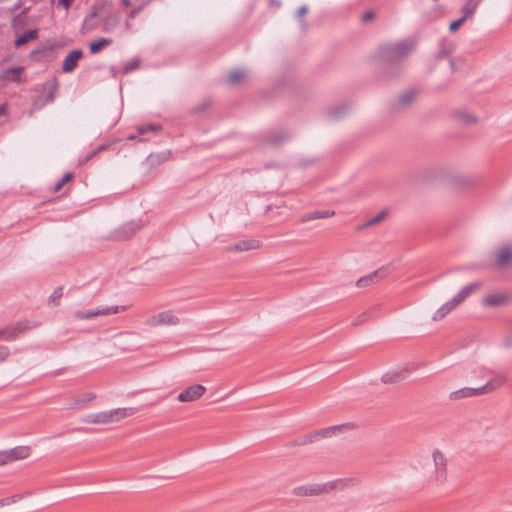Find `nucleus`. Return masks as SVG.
I'll list each match as a JSON object with an SVG mask.
<instances>
[{"label":"nucleus","mask_w":512,"mask_h":512,"mask_svg":"<svg viewBox=\"0 0 512 512\" xmlns=\"http://www.w3.org/2000/svg\"><path fill=\"white\" fill-rule=\"evenodd\" d=\"M145 223L142 220H131L119 227L113 234L115 240H128L139 229L144 227Z\"/></svg>","instance_id":"obj_6"},{"label":"nucleus","mask_w":512,"mask_h":512,"mask_svg":"<svg viewBox=\"0 0 512 512\" xmlns=\"http://www.w3.org/2000/svg\"><path fill=\"white\" fill-rule=\"evenodd\" d=\"M460 304H461V302L459 301V299L456 296H454L451 300H449L448 302L443 304L442 308H444V309L446 308L447 313H450L453 309H455Z\"/></svg>","instance_id":"obj_44"},{"label":"nucleus","mask_w":512,"mask_h":512,"mask_svg":"<svg viewBox=\"0 0 512 512\" xmlns=\"http://www.w3.org/2000/svg\"><path fill=\"white\" fill-rule=\"evenodd\" d=\"M308 12V7L306 5L301 6L297 11V18L301 20Z\"/></svg>","instance_id":"obj_59"},{"label":"nucleus","mask_w":512,"mask_h":512,"mask_svg":"<svg viewBox=\"0 0 512 512\" xmlns=\"http://www.w3.org/2000/svg\"><path fill=\"white\" fill-rule=\"evenodd\" d=\"M433 461L437 472V479L442 481L445 479V467H446V459L444 455L439 451L435 450L433 452Z\"/></svg>","instance_id":"obj_22"},{"label":"nucleus","mask_w":512,"mask_h":512,"mask_svg":"<svg viewBox=\"0 0 512 512\" xmlns=\"http://www.w3.org/2000/svg\"><path fill=\"white\" fill-rule=\"evenodd\" d=\"M509 296L504 293L491 294L483 298L482 304L485 307L498 308L509 303Z\"/></svg>","instance_id":"obj_13"},{"label":"nucleus","mask_w":512,"mask_h":512,"mask_svg":"<svg viewBox=\"0 0 512 512\" xmlns=\"http://www.w3.org/2000/svg\"><path fill=\"white\" fill-rule=\"evenodd\" d=\"M28 11H29V8H25L22 12H20L19 14L14 16V18L12 20L13 27H16L18 25V23H22L23 17L27 14Z\"/></svg>","instance_id":"obj_51"},{"label":"nucleus","mask_w":512,"mask_h":512,"mask_svg":"<svg viewBox=\"0 0 512 512\" xmlns=\"http://www.w3.org/2000/svg\"><path fill=\"white\" fill-rule=\"evenodd\" d=\"M456 45L453 41L443 38L439 42L436 59L441 60L450 56L455 51Z\"/></svg>","instance_id":"obj_18"},{"label":"nucleus","mask_w":512,"mask_h":512,"mask_svg":"<svg viewBox=\"0 0 512 512\" xmlns=\"http://www.w3.org/2000/svg\"><path fill=\"white\" fill-rule=\"evenodd\" d=\"M289 138L290 134L287 130H280L269 135L267 142L271 145L278 146Z\"/></svg>","instance_id":"obj_28"},{"label":"nucleus","mask_w":512,"mask_h":512,"mask_svg":"<svg viewBox=\"0 0 512 512\" xmlns=\"http://www.w3.org/2000/svg\"><path fill=\"white\" fill-rule=\"evenodd\" d=\"M349 428V424L335 425L319 430H315L304 437L297 439V445H307L316 442L320 439L329 438L335 435L337 431H342Z\"/></svg>","instance_id":"obj_5"},{"label":"nucleus","mask_w":512,"mask_h":512,"mask_svg":"<svg viewBox=\"0 0 512 512\" xmlns=\"http://www.w3.org/2000/svg\"><path fill=\"white\" fill-rule=\"evenodd\" d=\"M124 307L119 306H111V307H103L98 309H89L85 312L83 311H77L74 313V317L78 320H84V319H93L98 316H104V315H110V314H116L120 311H123Z\"/></svg>","instance_id":"obj_7"},{"label":"nucleus","mask_w":512,"mask_h":512,"mask_svg":"<svg viewBox=\"0 0 512 512\" xmlns=\"http://www.w3.org/2000/svg\"><path fill=\"white\" fill-rule=\"evenodd\" d=\"M112 43H113V39H111V38H104V37L98 38L97 40L90 42L89 51L91 54H98L104 48L110 46Z\"/></svg>","instance_id":"obj_25"},{"label":"nucleus","mask_w":512,"mask_h":512,"mask_svg":"<svg viewBox=\"0 0 512 512\" xmlns=\"http://www.w3.org/2000/svg\"><path fill=\"white\" fill-rule=\"evenodd\" d=\"M10 355V350L7 346H0V363L4 362Z\"/></svg>","instance_id":"obj_54"},{"label":"nucleus","mask_w":512,"mask_h":512,"mask_svg":"<svg viewBox=\"0 0 512 512\" xmlns=\"http://www.w3.org/2000/svg\"><path fill=\"white\" fill-rule=\"evenodd\" d=\"M74 178L73 173L67 172L63 175V177L54 185L53 191L54 192H60L64 185L71 182Z\"/></svg>","instance_id":"obj_38"},{"label":"nucleus","mask_w":512,"mask_h":512,"mask_svg":"<svg viewBox=\"0 0 512 512\" xmlns=\"http://www.w3.org/2000/svg\"><path fill=\"white\" fill-rule=\"evenodd\" d=\"M388 270H389V265L382 266L379 269L371 272L370 274L359 278L356 282V286L359 288H365L374 283H377L378 281H380L387 275Z\"/></svg>","instance_id":"obj_9"},{"label":"nucleus","mask_w":512,"mask_h":512,"mask_svg":"<svg viewBox=\"0 0 512 512\" xmlns=\"http://www.w3.org/2000/svg\"><path fill=\"white\" fill-rule=\"evenodd\" d=\"M387 211L383 210L381 212H379L378 214L370 217L363 225L361 228H368V227H371V226H374V225H377L379 223H381L386 217H387Z\"/></svg>","instance_id":"obj_35"},{"label":"nucleus","mask_w":512,"mask_h":512,"mask_svg":"<svg viewBox=\"0 0 512 512\" xmlns=\"http://www.w3.org/2000/svg\"><path fill=\"white\" fill-rule=\"evenodd\" d=\"M162 129L160 124L150 123L146 125H140L137 128V131L140 135L147 134L148 132H158Z\"/></svg>","instance_id":"obj_37"},{"label":"nucleus","mask_w":512,"mask_h":512,"mask_svg":"<svg viewBox=\"0 0 512 512\" xmlns=\"http://www.w3.org/2000/svg\"><path fill=\"white\" fill-rule=\"evenodd\" d=\"M10 463L7 450L0 451V466Z\"/></svg>","instance_id":"obj_57"},{"label":"nucleus","mask_w":512,"mask_h":512,"mask_svg":"<svg viewBox=\"0 0 512 512\" xmlns=\"http://www.w3.org/2000/svg\"><path fill=\"white\" fill-rule=\"evenodd\" d=\"M211 105H212L211 99H206L202 103L191 108L189 111V115L195 116V115L201 114L204 111H206L207 109H209L211 107Z\"/></svg>","instance_id":"obj_36"},{"label":"nucleus","mask_w":512,"mask_h":512,"mask_svg":"<svg viewBox=\"0 0 512 512\" xmlns=\"http://www.w3.org/2000/svg\"><path fill=\"white\" fill-rule=\"evenodd\" d=\"M206 392V388L201 384L191 385L179 393L177 399L180 402H193L199 399Z\"/></svg>","instance_id":"obj_10"},{"label":"nucleus","mask_w":512,"mask_h":512,"mask_svg":"<svg viewBox=\"0 0 512 512\" xmlns=\"http://www.w3.org/2000/svg\"><path fill=\"white\" fill-rule=\"evenodd\" d=\"M368 317H369V316H368V314H367L366 312H364V313L360 314L359 316H357V317L353 320L352 325H353V326L361 325V324H363V323L367 322Z\"/></svg>","instance_id":"obj_52"},{"label":"nucleus","mask_w":512,"mask_h":512,"mask_svg":"<svg viewBox=\"0 0 512 512\" xmlns=\"http://www.w3.org/2000/svg\"><path fill=\"white\" fill-rule=\"evenodd\" d=\"M482 286L481 282H473L464 286L455 296L462 303L464 302L473 292L480 289Z\"/></svg>","instance_id":"obj_26"},{"label":"nucleus","mask_w":512,"mask_h":512,"mask_svg":"<svg viewBox=\"0 0 512 512\" xmlns=\"http://www.w3.org/2000/svg\"><path fill=\"white\" fill-rule=\"evenodd\" d=\"M350 484H354V479H338L334 481H329L324 484H306L302 486L295 487L293 489V494L296 496H317L321 494L328 493L330 491H334L336 489H343Z\"/></svg>","instance_id":"obj_2"},{"label":"nucleus","mask_w":512,"mask_h":512,"mask_svg":"<svg viewBox=\"0 0 512 512\" xmlns=\"http://www.w3.org/2000/svg\"><path fill=\"white\" fill-rule=\"evenodd\" d=\"M179 318L174 315L171 311L160 312L157 315L153 316L149 320V324L152 326L157 325H177L179 324Z\"/></svg>","instance_id":"obj_12"},{"label":"nucleus","mask_w":512,"mask_h":512,"mask_svg":"<svg viewBox=\"0 0 512 512\" xmlns=\"http://www.w3.org/2000/svg\"><path fill=\"white\" fill-rule=\"evenodd\" d=\"M472 388L464 387L459 390L453 391L449 394L450 400H460L464 398L473 397Z\"/></svg>","instance_id":"obj_32"},{"label":"nucleus","mask_w":512,"mask_h":512,"mask_svg":"<svg viewBox=\"0 0 512 512\" xmlns=\"http://www.w3.org/2000/svg\"><path fill=\"white\" fill-rule=\"evenodd\" d=\"M38 38V29H29L23 32L20 36H18L14 41L15 48H20L25 44L36 40Z\"/></svg>","instance_id":"obj_23"},{"label":"nucleus","mask_w":512,"mask_h":512,"mask_svg":"<svg viewBox=\"0 0 512 512\" xmlns=\"http://www.w3.org/2000/svg\"><path fill=\"white\" fill-rule=\"evenodd\" d=\"M449 63L452 71L455 72L461 68L463 61L461 58H450Z\"/></svg>","instance_id":"obj_49"},{"label":"nucleus","mask_w":512,"mask_h":512,"mask_svg":"<svg viewBox=\"0 0 512 512\" xmlns=\"http://www.w3.org/2000/svg\"><path fill=\"white\" fill-rule=\"evenodd\" d=\"M96 398V395L94 393H86L83 395L82 398H75L73 399L69 404V409H77L79 407L84 406L85 404L91 402Z\"/></svg>","instance_id":"obj_29"},{"label":"nucleus","mask_w":512,"mask_h":512,"mask_svg":"<svg viewBox=\"0 0 512 512\" xmlns=\"http://www.w3.org/2000/svg\"><path fill=\"white\" fill-rule=\"evenodd\" d=\"M24 4V0H18L11 8H9V12L11 14L16 13Z\"/></svg>","instance_id":"obj_58"},{"label":"nucleus","mask_w":512,"mask_h":512,"mask_svg":"<svg viewBox=\"0 0 512 512\" xmlns=\"http://www.w3.org/2000/svg\"><path fill=\"white\" fill-rule=\"evenodd\" d=\"M109 70H110V72H111V74H112V76H113V77H116V76H117V68H116L115 66H111V67L109 68Z\"/></svg>","instance_id":"obj_64"},{"label":"nucleus","mask_w":512,"mask_h":512,"mask_svg":"<svg viewBox=\"0 0 512 512\" xmlns=\"http://www.w3.org/2000/svg\"><path fill=\"white\" fill-rule=\"evenodd\" d=\"M96 155H97V151H95V150L91 151L82 161H80V165L86 164L88 161H90Z\"/></svg>","instance_id":"obj_62"},{"label":"nucleus","mask_w":512,"mask_h":512,"mask_svg":"<svg viewBox=\"0 0 512 512\" xmlns=\"http://www.w3.org/2000/svg\"><path fill=\"white\" fill-rule=\"evenodd\" d=\"M23 72L24 67L22 66L8 67L2 72L1 79L13 83L25 82L26 80L22 77Z\"/></svg>","instance_id":"obj_14"},{"label":"nucleus","mask_w":512,"mask_h":512,"mask_svg":"<svg viewBox=\"0 0 512 512\" xmlns=\"http://www.w3.org/2000/svg\"><path fill=\"white\" fill-rule=\"evenodd\" d=\"M170 154H171L170 151L159 153V154H150L148 159L151 161V163L159 164L161 162L166 161L169 158Z\"/></svg>","instance_id":"obj_40"},{"label":"nucleus","mask_w":512,"mask_h":512,"mask_svg":"<svg viewBox=\"0 0 512 512\" xmlns=\"http://www.w3.org/2000/svg\"><path fill=\"white\" fill-rule=\"evenodd\" d=\"M351 110V106L348 103H339L330 107L328 115L332 120H340L347 116Z\"/></svg>","instance_id":"obj_20"},{"label":"nucleus","mask_w":512,"mask_h":512,"mask_svg":"<svg viewBox=\"0 0 512 512\" xmlns=\"http://www.w3.org/2000/svg\"><path fill=\"white\" fill-rule=\"evenodd\" d=\"M102 10L103 7H98L97 4H94L92 7V11L84 19L82 28L86 31L94 30L97 26V23L94 21V18L102 16Z\"/></svg>","instance_id":"obj_19"},{"label":"nucleus","mask_w":512,"mask_h":512,"mask_svg":"<svg viewBox=\"0 0 512 512\" xmlns=\"http://www.w3.org/2000/svg\"><path fill=\"white\" fill-rule=\"evenodd\" d=\"M260 247V242L256 239H246L237 242L234 245L226 247L228 252H245Z\"/></svg>","instance_id":"obj_15"},{"label":"nucleus","mask_w":512,"mask_h":512,"mask_svg":"<svg viewBox=\"0 0 512 512\" xmlns=\"http://www.w3.org/2000/svg\"><path fill=\"white\" fill-rule=\"evenodd\" d=\"M479 0H467L465 5L462 7L463 17L465 19L471 17L478 6Z\"/></svg>","instance_id":"obj_34"},{"label":"nucleus","mask_w":512,"mask_h":512,"mask_svg":"<svg viewBox=\"0 0 512 512\" xmlns=\"http://www.w3.org/2000/svg\"><path fill=\"white\" fill-rule=\"evenodd\" d=\"M58 81L56 77L46 81L42 86V95L45 97L42 106L46 103L52 102L55 99V92L58 88Z\"/></svg>","instance_id":"obj_16"},{"label":"nucleus","mask_w":512,"mask_h":512,"mask_svg":"<svg viewBox=\"0 0 512 512\" xmlns=\"http://www.w3.org/2000/svg\"><path fill=\"white\" fill-rule=\"evenodd\" d=\"M460 304H461V302L459 301V299L456 296H454L451 300H449L448 302L443 304L442 308H444V309L446 308L447 313H450L453 309H455Z\"/></svg>","instance_id":"obj_45"},{"label":"nucleus","mask_w":512,"mask_h":512,"mask_svg":"<svg viewBox=\"0 0 512 512\" xmlns=\"http://www.w3.org/2000/svg\"><path fill=\"white\" fill-rule=\"evenodd\" d=\"M333 215H334V211L316 210V211H313V212L303 215L300 221L302 223H304V222H308V221H312V220H316V219L328 218Z\"/></svg>","instance_id":"obj_27"},{"label":"nucleus","mask_w":512,"mask_h":512,"mask_svg":"<svg viewBox=\"0 0 512 512\" xmlns=\"http://www.w3.org/2000/svg\"><path fill=\"white\" fill-rule=\"evenodd\" d=\"M108 147H109L108 144H102L98 148H96L95 151H97V154H98L99 152L106 150Z\"/></svg>","instance_id":"obj_63"},{"label":"nucleus","mask_w":512,"mask_h":512,"mask_svg":"<svg viewBox=\"0 0 512 512\" xmlns=\"http://www.w3.org/2000/svg\"><path fill=\"white\" fill-rule=\"evenodd\" d=\"M145 6H146V3H144L143 1H141V4H140V5H138V6L134 7V8L129 12L128 17H129L130 19H134V18H136V17L139 15V13L144 9V7H145Z\"/></svg>","instance_id":"obj_47"},{"label":"nucleus","mask_w":512,"mask_h":512,"mask_svg":"<svg viewBox=\"0 0 512 512\" xmlns=\"http://www.w3.org/2000/svg\"><path fill=\"white\" fill-rule=\"evenodd\" d=\"M472 391L473 392V397L474 396H478V395H483V394H486V393H489L490 391L488 390V386L486 384H484L483 386L481 387H478V388H472Z\"/></svg>","instance_id":"obj_55"},{"label":"nucleus","mask_w":512,"mask_h":512,"mask_svg":"<svg viewBox=\"0 0 512 512\" xmlns=\"http://www.w3.org/2000/svg\"><path fill=\"white\" fill-rule=\"evenodd\" d=\"M418 92L415 89H409L388 101V110L392 113L405 111L416 102Z\"/></svg>","instance_id":"obj_4"},{"label":"nucleus","mask_w":512,"mask_h":512,"mask_svg":"<svg viewBox=\"0 0 512 512\" xmlns=\"http://www.w3.org/2000/svg\"><path fill=\"white\" fill-rule=\"evenodd\" d=\"M83 57V51L81 49H75L69 52L63 60L62 70L64 73L73 72L77 66L80 59Z\"/></svg>","instance_id":"obj_11"},{"label":"nucleus","mask_w":512,"mask_h":512,"mask_svg":"<svg viewBox=\"0 0 512 512\" xmlns=\"http://www.w3.org/2000/svg\"><path fill=\"white\" fill-rule=\"evenodd\" d=\"M96 155H97V151H95V150L91 151L82 161H80V165L86 164L88 161H90Z\"/></svg>","instance_id":"obj_61"},{"label":"nucleus","mask_w":512,"mask_h":512,"mask_svg":"<svg viewBox=\"0 0 512 512\" xmlns=\"http://www.w3.org/2000/svg\"><path fill=\"white\" fill-rule=\"evenodd\" d=\"M465 21L466 19L463 16L455 21H452L449 25L450 32H456L464 24Z\"/></svg>","instance_id":"obj_46"},{"label":"nucleus","mask_w":512,"mask_h":512,"mask_svg":"<svg viewBox=\"0 0 512 512\" xmlns=\"http://www.w3.org/2000/svg\"><path fill=\"white\" fill-rule=\"evenodd\" d=\"M247 77V74L244 70H233L228 77V82L230 85H238L243 80H245Z\"/></svg>","instance_id":"obj_33"},{"label":"nucleus","mask_w":512,"mask_h":512,"mask_svg":"<svg viewBox=\"0 0 512 512\" xmlns=\"http://www.w3.org/2000/svg\"><path fill=\"white\" fill-rule=\"evenodd\" d=\"M455 117L467 125H471L477 122V117L465 109L457 110L455 112Z\"/></svg>","instance_id":"obj_30"},{"label":"nucleus","mask_w":512,"mask_h":512,"mask_svg":"<svg viewBox=\"0 0 512 512\" xmlns=\"http://www.w3.org/2000/svg\"><path fill=\"white\" fill-rule=\"evenodd\" d=\"M107 3H102L98 7H103L102 16H98L102 22V30L106 33L112 32L119 24L120 17L116 12L111 9H106Z\"/></svg>","instance_id":"obj_8"},{"label":"nucleus","mask_w":512,"mask_h":512,"mask_svg":"<svg viewBox=\"0 0 512 512\" xmlns=\"http://www.w3.org/2000/svg\"><path fill=\"white\" fill-rule=\"evenodd\" d=\"M512 264V251L504 247L495 252V265L498 268H507Z\"/></svg>","instance_id":"obj_17"},{"label":"nucleus","mask_w":512,"mask_h":512,"mask_svg":"<svg viewBox=\"0 0 512 512\" xmlns=\"http://www.w3.org/2000/svg\"><path fill=\"white\" fill-rule=\"evenodd\" d=\"M504 381V377L494 378L488 381L486 385L488 386V390L491 392L499 388L504 383Z\"/></svg>","instance_id":"obj_41"},{"label":"nucleus","mask_w":512,"mask_h":512,"mask_svg":"<svg viewBox=\"0 0 512 512\" xmlns=\"http://www.w3.org/2000/svg\"><path fill=\"white\" fill-rule=\"evenodd\" d=\"M459 182L462 186L468 187V186L473 185L474 180L471 177L463 176V177H460Z\"/></svg>","instance_id":"obj_56"},{"label":"nucleus","mask_w":512,"mask_h":512,"mask_svg":"<svg viewBox=\"0 0 512 512\" xmlns=\"http://www.w3.org/2000/svg\"><path fill=\"white\" fill-rule=\"evenodd\" d=\"M415 45L412 39L382 45L378 51L380 79L390 81L399 77L403 73V62L415 49Z\"/></svg>","instance_id":"obj_1"},{"label":"nucleus","mask_w":512,"mask_h":512,"mask_svg":"<svg viewBox=\"0 0 512 512\" xmlns=\"http://www.w3.org/2000/svg\"><path fill=\"white\" fill-rule=\"evenodd\" d=\"M376 17V13L372 10H369V11H366L362 17H361V21L362 23H368L372 20H374Z\"/></svg>","instance_id":"obj_53"},{"label":"nucleus","mask_w":512,"mask_h":512,"mask_svg":"<svg viewBox=\"0 0 512 512\" xmlns=\"http://www.w3.org/2000/svg\"><path fill=\"white\" fill-rule=\"evenodd\" d=\"M11 327L10 326H7L5 328H2L0 329V339H4V340H14V338H11Z\"/></svg>","instance_id":"obj_50"},{"label":"nucleus","mask_w":512,"mask_h":512,"mask_svg":"<svg viewBox=\"0 0 512 512\" xmlns=\"http://www.w3.org/2000/svg\"><path fill=\"white\" fill-rule=\"evenodd\" d=\"M11 327V338H14V340L20 335L25 333L26 331L31 329V326L28 321L24 322H18L15 325L10 326Z\"/></svg>","instance_id":"obj_31"},{"label":"nucleus","mask_w":512,"mask_h":512,"mask_svg":"<svg viewBox=\"0 0 512 512\" xmlns=\"http://www.w3.org/2000/svg\"><path fill=\"white\" fill-rule=\"evenodd\" d=\"M136 412L137 409L133 407L116 408L110 411L89 414L82 418V421L91 424H108L118 422L121 419L134 415Z\"/></svg>","instance_id":"obj_3"},{"label":"nucleus","mask_w":512,"mask_h":512,"mask_svg":"<svg viewBox=\"0 0 512 512\" xmlns=\"http://www.w3.org/2000/svg\"><path fill=\"white\" fill-rule=\"evenodd\" d=\"M10 462L16 460H22L29 457L31 448L29 446H17L10 450H7Z\"/></svg>","instance_id":"obj_24"},{"label":"nucleus","mask_w":512,"mask_h":512,"mask_svg":"<svg viewBox=\"0 0 512 512\" xmlns=\"http://www.w3.org/2000/svg\"><path fill=\"white\" fill-rule=\"evenodd\" d=\"M63 295V287L62 286H59L57 287L53 293L50 295L49 297V300L54 303L55 305H58V301L60 300V298L62 297Z\"/></svg>","instance_id":"obj_42"},{"label":"nucleus","mask_w":512,"mask_h":512,"mask_svg":"<svg viewBox=\"0 0 512 512\" xmlns=\"http://www.w3.org/2000/svg\"><path fill=\"white\" fill-rule=\"evenodd\" d=\"M74 0H58V6L63 7L65 10H68Z\"/></svg>","instance_id":"obj_60"},{"label":"nucleus","mask_w":512,"mask_h":512,"mask_svg":"<svg viewBox=\"0 0 512 512\" xmlns=\"http://www.w3.org/2000/svg\"><path fill=\"white\" fill-rule=\"evenodd\" d=\"M447 309L442 308V306L435 311L432 316L433 321H440L447 315Z\"/></svg>","instance_id":"obj_48"},{"label":"nucleus","mask_w":512,"mask_h":512,"mask_svg":"<svg viewBox=\"0 0 512 512\" xmlns=\"http://www.w3.org/2000/svg\"><path fill=\"white\" fill-rule=\"evenodd\" d=\"M140 67V60L138 58H133L129 62H127L123 68L124 74H129L134 70Z\"/></svg>","instance_id":"obj_39"},{"label":"nucleus","mask_w":512,"mask_h":512,"mask_svg":"<svg viewBox=\"0 0 512 512\" xmlns=\"http://www.w3.org/2000/svg\"><path fill=\"white\" fill-rule=\"evenodd\" d=\"M48 52L47 48L34 49L31 51L30 56L33 60L41 61L44 59L43 55Z\"/></svg>","instance_id":"obj_43"},{"label":"nucleus","mask_w":512,"mask_h":512,"mask_svg":"<svg viewBox=\"0 0 512 512\" xmlns=\"http://www.w3.org/2000/svg\"><path fill=\"white\" fill-rule=\"evenodd\" d=\"M409 372L410 370L408 368H404L395 372H387L382 375L381 381L385 384L397 383L401 380H404L408 376Z\"/></svg>","instance_id":"obj_21"}]
</instances>
